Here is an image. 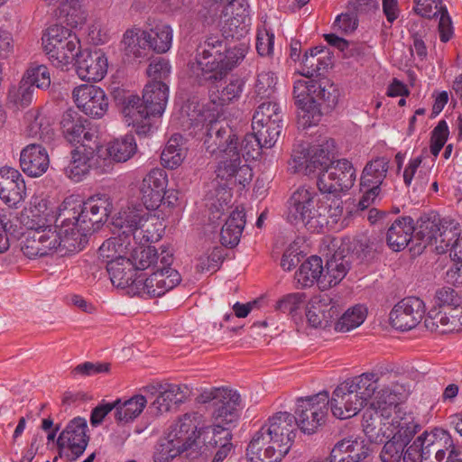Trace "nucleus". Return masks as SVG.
I'll list each match as a JSON object with an SVG mask.
<instances>
[{
  "label": "nucleus",
  "mask_w": 462,
  "mask_h": 462,
  "mask_svg": "<svg viewBox=\"0 0 462 462\" xmlns=\"http://www.w3.org/2000/svg\"><path fill=\"white\" fill-rule=\"evenodd\" d=\"M334 141L324 140L308 147L300 146L293 151L292 162L295 171L305 174L318 173L319 176L327 171L333 162L331 157L334 151Z\"/></svg>",
  "instance_id": "nucleus-15"
},
{
  "label": "nucleus",
  "mask_w": 462,
  "mask_h": 462,
  "mask_svg": "<svg viewBox=\"0 0 462 462\" xmlns=\"http://www.w3.org/2000/svg\"><path fill=\"white\" fill-rule=\"evenodd\" d=\"M338 314L337 305L326 294L313 296L307 304V320L314 328L328 327Z\"/></svg>",
  "instance_id": "nucleus-30"
},
{
  "label": "nucleus",
  "mask_w": 462,
  "mask_h": 462,
  "mask_svg": "<svg viewBox=\"0 0 462 462\" xmlns=\"http://www.w3.org/2000/svg\"><path fill=\"white\" fill-rule=\"evenodd\" d=\"M42 44L50 61L60 69H67L81 51L77 34L58 24L47 29L42 37Z\"/></svg>",
  "instance_id": "nucleus-11"
},
{
  "label": "nucleus",
  "mask_w": 462,
  "mask_h": 462,
  "mask_svg": "<svg viewBox=\"0 0 462 462\" xmlns=\"http://www.w3.org/2000/svg\"><path fill=\"white\" fill-rule=\"evenodd\" d=\"M74 61L79 78L85 81H99L107 72V58L101 50H81Z\"/></svg>",
  "instance_id": "nucleus-27"
},
{
  "label": "nucleus",
  "mask_w": 462,
  "mask_h": 462,
  "mask_svg": "<svg viewBox=\"0 0 462 462\" xmlns=\"http://www.w3.org/2000/svg\"><path fill=\"white\" fill-rule=\"evenodd\" d=\"M27 134L32 138L45 141L51 137L52 129L51 128L50 125L44 121L42 116H37L34 117V120L28 125Z\"/></svg>",
  "instance_id": "nucleus-64"
},
{
  "label": "nucleus",
  "mask_w": 462,
  "mask_h": 462,
  "mask_svg": "<svg viewBox=\"0 0 462 462\" xmlns=\"http://www.w3.org/2000/svg\"><path fill=\"white\" fill-rule=\"evenodd\" d=\"M168 185L167 173L164 170L154 168L143 179L140 185L141 199L145 208H127L118 213L114 224L122 230L125 236H133L134 239L153 241L159 236L151 226L157 218L149 210L158 208L164 198Z\"/></svg>",
  "instance_id": "nucleus-2"
},
{
  "label": "nucleus",
  "mask_w": 462,
  "mask_h": 462,
  "mask_svg": "<svg viewBox=\"0 0 462 462\" xmlns=\"http://www.w3.org/2000/svg\"><path fill=\"white\" fill-rule=\"evenodd\" d=\"M327 195L314 188L300 187L287 202L286 218L292 225H303L311 232H321L326 226L323 203Z\"/></svg>",
  "instance_id": "nucleus-7"
},
{
  "label": "nucleus",
  "mask_w": 462,
  "mask_h": 462,
  "mask_svg": "<svg viewBox=\"0 0 462 462\" xmlns=\"http://www.w3.org/2000/svg\"><path fill=\"white\" fill-rule=\"evenodd\" d=\"M226 255L222 246H214L197 258L196 269L200 272L215 273L221 266Z\"/></svg>",
  "instance_id": "nucleus-52"
},
{
  "label": "nucleus",
  "mask_w": 462,
  "mask_h": 462,
  "mask_svg": "<svg viewBox=\"0 0 462 462\" xmlns=\"http://www.w3.org/2000/svg\"><path fill=\"white\" fill-rule=\"evenodd\" d=\"M379 391H375L371 406L375 410L376 416L381 420H391L397 411H404L399 402L408 397L411 385L403 382L392 381L390 384L382 385L378 383Z\"/></svg>",
  "instance_id": "nucleus-18"
},
{
  "label": "nucleus",
  "mask_w": 462,
  "mask_h": 462,
  "mask_svg": "<svg viewBox=\"0 0 462 462\" xmlns=\"http://www.w3.org/2000/svg\"><path fill=\"white\" fill-rule=\"evenodd\" d=\"M173 30L166 23L159 22L149 30L133 28L127 30L123 36L122 43L128 54L136 58L142 57L146 49L157 53L167 52L172 45Z\"/></svg>",
  "instance_id": "nucleus-10"
},
{
  "label": "nucleus",
  "mask_w": 462,
  "mask_h": 462,
  "mask_svg": "<svg viewBox=\"0 0 462 462\" xmlns=\"http://www.w3.org/2000/svg\"><path fill=\"white\" fill-rule=\"evenodd\" d=\"M127 245L119 237H111L106 240L98 249V258L106 264L118 261L119 258L127 257Z\"/></svg>",
  "instance_id": "nucleus-51"
},
{
  "label": "nucleus",
  "mask_w": 462,
  "mask_h": 462,
  "mask_svg": "<svg viewBox=\"0 0 462 462\" xmlns=\"http://www.w3.org/2000/svg\"><path fill=\"white\" fill-rule=\"evenodd\" d=\"M26 194L25 182L17 169L9 166L0 168V199L10 208H17Z\"/></svg>",
  "instance_id": "nucleus-29"
},
{
  "label": "nucleus",
  "mask_w": 462,
  "mask_h": 462,
  "mask_svg": "<svg viewBox=\"0 0 462 462\" xmlns=\"http://www.w3.org/2000/svg\"><path fill=\"white\" fill-rule=\"evenodd\" d=\"M367 310L364 305H356L349 308L335 323L337 332H348L358 328L365 321Z\"/></svg>",
  "instance_id": "nucleus-49"
},
{
  "label": "nucleus",
  "mask_w": 462,
  "mask_h": 462,
  "mask_svg": "<svg viewBox=\"0 0 462 462\" xmlns=\"http://www.w3.org/2000/svg\"><path fill=\"white\" fill-rule=\"evenodd\" d=\"M87 431L88 424L84 418L72 419L57 439L60 457L73 462L82 456L89 441Z\"/></svg>",
  "instance_id": "nucleus-17"
},
{
  "label": "nucleus",
  "mask_w": 462,
  "mask_h": 462,
  "mask_svg": "<svg viewBox=\"0 0 462 462\" xmlns=\"http://www.w3.org/2000/svg\"><path fill=\"white\" fill-rule=\"evenodd\" d=\"M349 268V261L345 256L332 255L323 267V276L319 281V288L327 290L338 284L345 278Z\"/></svg>",
  "instance_id": "nucleus-40"
},
{
  "label": "nucleus",
  "mask_w": 462,
  "mask_h": 462,
  "mask_svg": "<svg viewBox=\"0 0 462 462\" xmlns=\"http://www.w3.org/2000/svg\"><path fill=\"white\" fill-rule=\"evenodd\" d=\"M306 294L303 292L288 293L280 298L275 304V310L282 313L296 315L305 305Z\"/></svg>",
  "instance_id": "nucleus-54"
},
{
  "label": "nucleus",
  "mask_w": 462,
  "mask_h": 462,
  "mask_svg": "<svg viewBox=\"0 0 462 462\" xmlns=\"http://www.w3.org/2000/svg\"><path fill=\"white\" fill-rule=\"evenodd\" d=\"M88 119L79 116L77 112L69 110L63 113L60 121L61 131L70 143L97 145V131L90 126Z\"/></svg>",
  "instance_id": "nucleus-24"
},
{
  "label": "nucleus",
  "mask_w": 462,
  "mask_h": 462,
  "mask_svg": "<svg viewBox=\"0 0 462 462\" xmlns=\"http://www.w3.org/2000/svg\"><path fill=\"white\" fill-rule=\"evenodd\" d=\"M121 106L124 122L133 126L138 135H148L157 128L158 120L150 113L143 97L133 93H125L122 97L116 96Z\"/></svg>",
  "instance_id": "nucleus-16"
},
{
  "label": "nucleus",
  "mask_w": 462,
  "mask_h": 462,
  "mask_svg": "<svg viewBox=\"0 0 462 462\" xmlns=\"http://www.w3.org/2000/svg\"><path fill=\"white\" fill-rule=\"evenodd\" d=\"M448 125L445 120H440L432 131L430 152L438 156L448 137Z\"/></svg>",
  "instance_id": "nucleus-62"
},
{
  "label": "nucleus",
  "mask_w": 462,
  "mask_h": 462,
  "mask_svg": "<svg viewBox=\"0 0 462 462\" xmlns=\"http://www.w3.org/2000/svg\"><path fill=\"white\" fill-rule=\"evenodd\" d=\"M293 93L310 97L319 105L325 104L328 107H334L339 97V91L334 84L329 82L321 83L315 79H298L293 85Z\"/></svg>",
  "instance_id": "nucleus-28"
},
{
  "label": "nucleus",
  "mask_w": 462,
  "mask_h": 462,
  "mask_svg": "<svg viewBox=\"0 0 462 462\" xmlns=\"http://www.w3.org/2000/svg\"><path fill=\"white\" fill-rule=\"evenodd\" d=\"M113 285L125 288L134 283V270L130 258H119L106 265Z\"/></svg>",
  "instance_id": "nucleus-46"
},
{
  "label": "nucleus",
  "mask_w": 462,
  "mask_h": 462,
  "mask_svg": "<svg viewBox=\"0 0 462 462\" xmlns=\"http://www.w3.org/2000/svg\"><path fill=\"white\" fill-rule=\"evenodd\" d=\"M202 415L198 412L185 413L170 427L165 435L182 453L199 448L198 435Z\"/></svg>",
  "instance_id": "nucleus-21"
},
{
  "label": "nucleus",
  "mask_w": 462,
  "mask_h": 462,
  "mask_svg": "<svg viewBox=\"0 0 462 462\" xmlns=\"http://www.w3.org/2000/svg\"><path fill=\"white\" fill-rule=\"evenodd\" d=\"M201 401L211 403L213 424L199 425V448L232 444L231 430L236 426L240 417V394L228 388H213L201 394Z\"/></svg>",
  "instance_id": "nucleus-3"
},
{
  "label": "nucleus",
  "mask_w": 462,
  "mask_h": 462,
  "mask_svg": "<svg viewBox=\"0 0 462 462\" xmlns=\"http://www.w3.org/2000/svg\"><path fill=\"white\" fill-rule=\"evenodd\" d=\"M327 195V199H325V203H323V208L325 209L326 216V226L334 225L338 222L342 214H343V207L342 200L337 198H331Z\"/></svg>",
  "instance_id": "nucleus-63"
},
{
  "label": "nucleus",
  "mask_w": 462,
  "mask_h": 462,
  "mask_svg": "<svg viewBox=\"0 0 462 462\" xmlns=\"http://www.w3.org/2000/svg\"><path fill=\"white\" fill-rule=\"evenodd\" d=\"M414 13L427 19L438 18L447 10L441 0H414Z\"/></svg>",
  "instance_id": "nucleus-59"
},
{
  "label": "nucleus",
  "mask_w": 462,
  "mask_h": 462,
  "mask_svg": "<svg viewBox=\"0 0 462 462\" xmlns=\"http://www.w3.org/2000/svg\"><path fill=\"white\" fill-rule=\"evenodd\" d=\"M247 50L248 47L245 43H239L231 48H227L225 43V50L222 52V60L226 74L245 59Z\"/></svg>",
  "instance_id": "nucleus-60"
},
{
  "label": "nucleus",
  "mask_w": 462,
  "mask_h": 462,
  "mask_svg": "<svg viewBox=\"0 0 462 462\" xmlns=\"http://www.w3.org/2000/svg\"><path fill=\"white\" fill-rule=\"evenodd\" d=\"M382 435L388 440L381 453L382 462H401L404 448L416 432L417 425L405 411H397L391 420H380Z\"/></svg>",
  "instance_id": "nucleus-9"
},
{
  "label": "nucleus",
  "mask_w": 462,
  "mask_h": 462,
  "mask_svg": "<svg viewBox=\"0 0 462 462\" xmlns=\"http://www.w3.org/2000/svg\"><path fill=\"white\" fill-rule=\"evenodd\" d=\"M426 327L440 334L462 330V307L439 311L425 320Z\"/></svg>",
  "instance_id": "nucleus-37"
},
{
  "label": "nucleus",
  "mask_w": 462,
  "mask_h": 462,
  "mask_svg": "<svg viewBox=\"0 0 462 462\" xmlns=\"http://www.w3.org/2000/svg\"><path fill=\"white\" fill-rule=\"evenodd\" d=\"M383 376L382 371L363 373L341 383L329 400L332 414L340 420L356 415L374 397L378 383L383 381Z\"/></svg>",
  "instance_id": "nucleus-6"
},
{
  "label": "nucleus",
  "mask_w": 462,
  "mask_h": 462,
  "mask_svg": "<svg viewBox=\"0 0 462 462\" xmlns=\"http://www.w3.org/2000/svg\"><path fill=\"white\" fill-rule=\"evenodd\" d=\"M133 267L137 270L152 269L153 272L143 282V293L149 297H161L181 282L179 272L171 267L173 252L170 247L139 246L132 254Z\"/></svg>",
  "instance_id": "nucleus-4"
},
{
  "label": "nucleus",
  "mask_w": 462,
  "mask_h": 462,
  "mask_svg": "<svg viewBox=\"0 0 462 462\" xmlns=\"http://www.w3.org/2000/svg\"><path fill=\"white\" fill-rule=\"evenodd\" d=\"M293 95L298 107V124L303 128L318 125L322 116L320 105L316 101H311L309 96L298 97L296 93Z\"/></svg>",
  "instance_id": "nucleus-47"
},
{
  "label": "nucleus",
  "mask_w": 462,
  "mask_h": 462,
  "mask_svg": "<svg viewBox=\"0 0 462 462\" xmlns=\"http://www.w3.org/2000/svg\"><path fill=\"white\" fill-rule=\"evenodd\" d=\"M182 452L172 444V440L169 439L166 435L160 438L154 448L153 461L154 462H171Z\"/></svg>",
  "instance_id": "nucleus-58"
},
{
  "label": "nucleus",
  "mask_w": 462,
  "mask_h": 462,
  "mask_svg": "<svg viewBox=\"0 0 462 462\" xmlns=\"http://www.w3.org/2000/svg\"><path fill=\"white\" fill-rule=\"evenodd\" d=\"M137 152V143L132 134H125L109 142L105 148L106 156L115 162H125Z\"/></svg>",
  "instance_id": "nucleus-43"
},
{
  "label": "nucleus",
  "mask_w": 462,
  "mask_h": 462,
  "mask_svg": "<svg viewBox=\"0 0 462 462\" xmlns=\"http://www.w3.org/2000/svg\"><path fill=\"white\" fill-rule=\"evenodd\" d=\"M225 42L217 37H209L198 50L193 73L199 84L222 79L226 74L222 52Z\"/></svg>",
  "instance_id": "nucleus-13"
},
{
  "label": "nucleus",
  "mask_w": 462,
  "mask_h": 462,
  "mask_svg": "<svg viewBox=\"0 0 462 462\" xmlns=\"http://www.w3.org/2000/svg\"><path fill=\"white\" fill-rule=\"evenodd\" d=\"M434 302L439 308H443V310L459 308L462 307V296L453 288L444 286L436 291Z\"/></svg>",
  "instance_id": "nucleus-56"
},
{
  "label": "nucleus",
  "mask_w": 462,
  "mask_h": 462,
  "mask_svg": "<svg viewBox=\"0 0 462 462\" xmlns=\"http://www.w3.org/2000/svg\"><path fill=\"white\" fill-rule=\"evenodd\" d=\"M54 212L49 207L48 201L44 199L32 198L30 208L25 209L23 217V223L28 230H35L52 226Z\"/></svg>",
  "instance_id": "nucleus-33"
},
{
  "label": "nucleus",
  "mask_w": 462,
  "mask_h": 462,
  "mask_svg": "<svg viewBox=\"0 0 462 462\" xmlns=\"http://www.w3.org/2000/svg\"><path fill=\"white\" fill-rule=\"evenodd\" d=\"M23 81L38 88H48L51 85V75L45 65L32 64L26 70Z\"/></svg>",
  "instance_id": "nucleus-53"
},
{
  "label": "nucleus",
  "mask_w": 462,
  "mask_h": 462,
  "mask_svg": "<svg viewBox=\"0 0 462 462\" xmlns=\"http://www.w3.org/2000/svg\"><path fill=\"white\" fill-rule=\"evenodd\" d=\"M423 301L417 297H407L399 301L390 313L392 326L405 331L415 328L423 318Z\"/></svg>",
  "instance_id": "nucleus-26"
},
{
  "label": "nucleus",
  "mask_w": 462,
  "mask_h": 462,
  "mask_svg": "<svg viewBox=\"0 0 462 462\" xmlns=\"http://www.w3.org/2000/svg\"><path fill=\"white\" fill-rule=\"evenodd\" d=\"M112 211L106 194H96L83 202L80 212L71 219L70 229L80 245L91 233L98 230Z\"/></svg>",
  "instance_id": "nucleus-12"
},
{
  "label": "nucleus",
  "mask_w": 462,
  "mask_h": 462,
  "mask_svg": "<svg viewBox=\"0 0 462 462\" xmlns=\"http://www.w3.org/2000/svg\"><path fill=\"white\" fill-rule=\"evenodd\" d=\"M356 173L351 162L346 159L333 161L330 166L318 177L319 190L325 194L337 193L351 189Z\"/></svg>",
  "instance_id": "nucleus-20"
},
{
  "label": "nucleus",
  "mask_w": 462,
  "mask_h": 462,
  "mask_svg": "<svg viewBox=\"0 0 462 462\" xmlns=\"http://www.w3.org/2000/svg\"><path fill=\"white\" fill-rule=\"evenodd\" d=\"M97 145H79L70 152V160L65 167L66 176L75 182L81 181L89 172L90 160Z\"/></svg>",
  "instance_id": "nucleus-32"
},
{
  "label": "nucleus",
  "mask_w": 462,
  "mask_h": 462,
  "mask_svg": "<svg viewBox=\"0 0 462 462\" xmlns=\"http://www.w3.org/2000/svg\"><path fill=\"white\" fill-rule=\"evenodd\" d=\"M219 110L211 111L210 107L199 110L197 116L189 118L191 134H198L205 129L204 145L208 152L217 160V177L230 180L235 178L239 184L245 186L253 178V171L247 164H242L238 151V138L233 129L224 121Z\"/></svg>",
  "instance_id": "nucleus-1"
},
{
  "label": "nucleus",
  "mask_w": 462,
  "mask_h": 462,
  "mask_svg": "<svg viewBox=\"0 0 462 462\" xmlns=\"http://www.w3.org/2000/svg\"><path fill=\"white\" fill-rule=\"evenodd\" d=\"M249 32L248 24L245 19L230 17L222 25V32L226 38L240 39Z\"/></svg>",
  "instance_id": "nucleus-61"
},
{
  "label": "nucleus",
  "mask_w": 462,
  "mask_h": 462,
  "mask_svg": "<svg viewBox=\"0 0 462 462\" xmlns=\"http://www.w3.org/2000/svg\"><path fill=\"white\" fill-rule=\"evenodd\" d=\"M277 77L273 71L263 70L257 74L254 92L260 98H270L276 90Z\"/></svg>",
  "instance_id": "nucleus-55"
},
{
  "label": "nucleus",
  "mask_w": 462,
  "mask_h": 462,
  "mask_svg": "<svg viewBox=\"0 0 462 462\" xmlns=\"http://www.w3.org/2000/svg\"><path fill=\"white\" fill-rule=\"evenodd\" d=\"M35 230H28L22 242L21 249L28 258L42 257L47 254V246L41 245Z\"/></svg>",
  "instance_id": "nucleus-57"
},
{
  "label": "nucleus",
  "mask_w": 462,
  "mask_h": 462,
  "mask_svg": "<svg viewBox=\"0 0 462 462\" xmlns=\"http://www.w3.org/2000/svg\"><path fill=\"white\" fill-rule=\"evenodd\" d=\"M295 417L287 411H280L268 419L253 435L246 455H258L263 450V457L269 462H280L291 448L295 438Z\"/></svg>",
  "instance_id": "nucleus-5"
},
{
  "label": "nucleus",
  "mask_w": 462,
  "mask_h": 462,
  "mask_svg": "<svg viewBox=\"0 0 462 462\" xmlns=\"http://www.w3.org/2000/svg\"><path fill=\"white\" fill-rule=\"evenodd\" d=\"M186 141L180 134H174L168 140L161 155L164 167L175 169L179 167L187 156Z\"/></svg>",
  "instance_id": "nucleus-44"
},
{
  "label": "nucleus",
  "mask_w": 462,
  "mask_h": 462,
  "mask_svg": "<svg viewBox=\"0 0 462 462\" xmlns=\"http://www.w3.org/2000/svg\"><path fill=\"white\" fill-rule=\"evenodd\" d=\"M389 162L390 161L384 156L367 162L361 174V187L381 188L389 170Z\"/></svg>",
  "instance_id": "nucleus-42"
},
{
  "label": "nucleus",
  "mask_w": 462,
  "mask_h": 462,
  "mask_svg": "<svg viewBox=\"0 0 462 462\" xmlns=\"http://www.w3.org/2000/svg\"><path fill=\"white\" fill-rule=\"evenodd\" d=\"M245 81L241 78L230 79V81L221 89L211 90L209 94L211 111L219 110L222 113V107L240 98Z\"/></svg>",
  "instance_id": "nucleus-39"
},
{
  "label": "nucleus",
  "mask_w": 462,
  "mask_h": 462,
  "mask_svg": "<svg viewBox=\"0 0 462 462\" xmlns=\"http://www.w3.org/2000/svg\"><path fill=\"white\" fill-rule=\"evenodd\" d=\"M189 394V389L185 384L165 383L150 409L156 415L162 414L170 411L172 405L183 402Z\"/></svg>",
  "instance_id": "nucleus-35"
},
{
  "label": "nucleus",
  "mask_w": 462,
  "mask_h": 462,
  "mask_svg": "<svg viewBox=\"0 0 462 462\" xmlns=\"http://www.w3.org/2000/svg\"><path fill=\"white\" fill-rule=\"evenodd\" d=\"M282 111L273 101L263 102L254 111L252 120L253 131L260 134L268 145H274L282 130Z\"/></svg>",
  "instance_id": "nucleus-19"
},
{
  "label": "nucleus",
  "mask_w": 462,
  "mask_h": 462,
  "mask_svg": "<svg viewBox=\"0 0 462 462\" xmlns=\"http://www.w3.org/2000/svg\"><path fill=\"white\" fill-rule=\"evenodd\" d=\"M460 225L451 217H440L434 215L421 218L417 236L424 245H435L439 253H444L451 246L454 260L462 261V236Z\"/></svg>",
  "instance_id": "nucleus-8"
},
{
  "label": "nucleus",
  "mask_w": 462,
  "mask_h": 462,
  "mask_svg": "<svg viewBox=\"0 0 462 462\" xmlns=\"http://www.w3.org/2000/svg\"><path fill=\"white\" fill-rule=\"evenodd\" d=\"M369 454V448L362 437L349 436L337 441L329 455L352 462H360Z\"/></svg>",
  "instance_id": "nucleus-38"
},
{
  "label": "nucleus",
  "mask_w": 462,
  "mask_h": 462,
  "mask_svg": "<svg viewBox=\"0 0 462 462\" xmlns=\"http://www.w3.org/2000/svg\"><path fill=\"white\" fill-rule=\"evenodd\" d=\"M323 276L322 259L319 256L312 255L303 262L296 272L297 282L303 287H310L319 281Z\"/></svg>",
  "instance_id": "nucleus-48"
},
{
  "label": "nucleus",
  "mask_w": 462,
  "mask_h": 462,
  "mask_svg": "<svg viewBox=\"0 0 462 462\" xmlns=\"http://www.w3.org/2000/svg\"><path fill=\"white\" fill-rule=\"evenodd\" d=\"M49 165V154L42 145L31 143L21 151L20 167L26 175L40 177L47 171Z\"/></svg>",
  "instance_id": "nucleus-31"
},
{
  "label": "nucleus",
  "mask_w": 462,
  "mask_h": 462,
  "mask_svg": "<svg viewBox=\"0 0 462 462\" xmlns=\"http://www.w3.org/2000/svg\"><path fill=\"white\" fill-rule=\"evenodd\" d=\"M420 452L430 462H449V451L454 448L450 434L436 429L433 431H425L415 439Z\"/></svg>",
  "instance_id": "nucleus-22"
},
{
  "label": "nucleus",
  "mask_w": 462,
  "mask_h": 462,
  "mask_svg": "<svg viewBox=\"0 0 462 462\" xmlns=\"http://www.w3.org/2000/svg\"><path fill=\"white\" fill-rule=\"evenodd\" d=\"M71 218L64 219L60 226H50L35 229L38 238H41V245L47 246V254H51L60 247L68 251L79 248L77 238L72 235L70 229Z\"/></svg>",
  "instance_id": "nucleus-25"
},
{
  "label": "nucleus",
  "mask_w": 462,
  "mask_h": 462,
  "mask_svg": "<svg viewBox=\"0 0 462 462\" xmlns=\"http://www.w3.org/2000/svg\"><path fill=\"white\" fill-rule=\"evenodd\" d=\"M245 225L244 208H236L231 212L220 232L222 245L234 247L239 241Z\"/></svg>",
  "instance_id": "nucleus-41"
},
{
  "label": "nucleus",
  "mask_w": 462,
  "mask_h": 462,
  "mask_svg": "<svg viewBox=\"0 0 462 462\" xmlns=\"http://www.w3.org/2000/svg\"><path fill=\"white\" fill-rule=\"evenodd\" d=\"M329 395L327 391L297 400L295 424L304 433L312 434L325 421L328 413Z\"/></svg>",
  "instance_id": "nucleus-14"
},
{
  "label": "nucleus",
  "mask_w": 462,
  "mask_h": 462,
  "mask_svg": "<svg viewBox=\"0 0 462 462\" xmlns=\"http://www.w3.org/2000/svg\"><path fill=\"white\" fill-rule=\"evenodd\" d=\"M169 97V87L161 80H150L143 88V99L157 120L162 116Z\"/></svg>",
  "instance_id": "nucleus-36"
},
{
  "label": "nucleus",
  "mask_w": 462,
  "mask_h": 462,
  "mask_svg": "<svg viewBox=\"0 0 462 462\" xmlns=\"http://www.w3.org/2000/svg\"><path fill=\"white\" fill-rule=\"evenodd\" d=\"M73 100L79 110L94 118H101L108 109L105 91L95 85L82 84L72 91Z\"/></svg>",
  "instance_id": "nucleus-23"
},
{
  "label": "nucleus",
  "mask_w": 462,
  "mask_h": 462,
  "mask_svg": "<svg viewBox=\"0 0 462 462\" xmlns=\"http://www.w3.org/2000/svg\"><path fill=\"white\" fill-rule=\"evenodd\" d=\"M273 146L266 144L263 137L260 136V134L256 133V131H254L244 136L238 151L240 158L243 157L245 161L255 160L260 156L263 148H271Z\"/></svg>",
  "instance_id": "nucleus-50"
},
{
  "label": "nucleus",
  "mask_w": 462,
  "mask_h": 462,
  "mask_svg": "<svg viewBox=\"0 0 462 462\" xmlns=\"http://www.w3.org/2000/svg\"><path fill=\"white\" fill-rule=\"evenodd\" d=\"M415 231L414 221L411 217H397L387 230L386 242L394 252L403 250Z\"/></svg>",
  "instance_id": "nucleus-34"
},
{
  "label": "nucleus",
  "mask_w": 462,
  "mask_h": 462,
  "mask_svg": "<svg viewBox=\"0 0 462 462\" xmlns=\"http://www.w3.org/2000/svg\"><path fill=\"white\" fill-rule=\"evenodd\" d=\"M116 404L115 419L120 423H127L137 418L146 407L147 400L143 394H136L133 397L122 401H115Z\"/></svg>",
  "instance_id": "nucleus-45"
}]
</instances>
